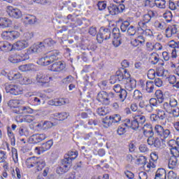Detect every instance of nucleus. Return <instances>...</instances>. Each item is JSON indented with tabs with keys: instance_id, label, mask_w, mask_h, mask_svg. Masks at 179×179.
I'll return each mask as SVG.
<instances>
[{
	"instance_id": "f257e3e1",
	"label": "nucleus",
	"mask_w": 179,
	"mask_h": 179,
	"mask_svg": "<svg viewBox=\"0 0 179 179\" xmlns=\"http://www.w3.org/2000/svg\"><path fill=\"white\" fill-rule=\"evenodd\" d=\"M112 79H115V80L120 82L127 92H132L136 87V80L131 78V75L125 69H123V71H117L116 75L112 77Z\"/></svg>"
},
{
	"instance_id": "f03ea898",
	"label": "nucleus",
	"mask_w": 179,
	"mask_h": 179,
	"mask_svg": "<svg viewBox=\"0 0 179 179\" xmlns=\"http://www.w3.org/2000/svg\"><path fill=\"white\" fill-rule=\"evenodd\" d=\"M78 157V151H69L62 161V165L57 168V173H66L71 166H72V160H75Z\"/></svg>"
},
{
	"instance_id": "7ed1b4c3",
	"label": "nucleus",
	"mask_w": 179,
	"mask_h": 179,
	"mask_svg": "<svg viewBox=\"0 0 179 179\" xmlns=\"http://www.w3.org/2000/svg\"><path fill=\"white\" fill-rule=\"evenodd\" d=\"M25 103L26 102L23 101V99H11L7 102V105L13 112L15 114H19V113H20V108L19 106H23Z\"/></svg>"
},
{
	"instance_id": "20e7f679",
	"label": "nucleus",
	"mask_w": 179,
	"mask_h": 179,
	"mask_svg": "<svg viewBox=\"0 0 179 179\" xmlns=\"http://www.w3.org/2000/svg\"><path fill=\"white\" fill-rule=\"evenodd\" d=\"M110 97H114L113 92L107 93L106 91L100 92L96 95V100L101 104L108 106L110 104Z\"/></svg>"
},
{
	"instance_id": "39448f33",
	"label": "nucleus",
	"mask_w": 179,
	"mask_h": 179,
	"mask_svg": "<svg viewBox=\"0 0 179 179\" xmlns=\"http://www.w3.org/2000/svg\"><path fill=\"white\" fill-rule=\"evenodd\" d=\"M111 37V31L107 28L102 27L99 29V34L96 35V40L99 44H101L104 40H108Z\"/></svg>"
},
{
	"instance_id": "423d86ee",
	"label": "nucleus",
	"mask_w": 179,
	"mask_h": 179,
	"mask_svg": "<svg viewBox=\"0 0 179 179\" xmlns=\"http://www.w3.org/2000/svg\"><path fill=\"white\" fill-rule=\"evenodd\" d=\"M146 122V117L142 115L134 116V120H131V129L136 131L140 127Z\"/></svg>"
},
{
	"instance_id": "0eeeda50",
	"label": "nucleus",
	"mask_w": 179,
	"mask_h": 179,
	"mask_svg": "<svg viewBox=\"0 0 179 179\" xmlns=\"http://www.w3.org/2000/svg\"><path fill=\"white\" fill-rule=\"evenodd\" d=\"M155 131L163 139H171V131L168 129H164L162 125L157 124Z\"/></svg>"
},
{
	"instance_id": "6e6552de",
	"label": "nucleus",
	"mask_w": 179,
	"mask_h": 179,
	"mask_svg": "<svg viewBox=\"0 0 179 179\" xmlns=\"http://www.w3.org/2000/svg\"><path fill=\"white\" fill-rule=\"evenodd\" d=\"M6 92L14 96H19L23 93V88L20 85L10 84L6 85Z\"/></svg>"
},
{
	"instance_id": "1a4fd4ad",
	"label": "nucleus",
	"mask_w": 179,
	"mask_h": 179,
	"mask_svg": "<svg viewBox=\"0 0 179 179\" xmlns=\"http://www.w3.org/2000/svg\"><path fill=\"white\" fill-rule=\"evenodd\" d=\"M26 59H29V55L27 53H21L20 55L13 54L8 57V61L12 64H18V62L26 61Z\"/></svg>"
},
{
	"instance_id": "9d476101",
	"label": "nucleus",
	"mask_w": 179,
	"mask_h": 179,
	"mask_svg": "<svg viewBox=\"0 0 179 179\" xmlns=\"http://www.w3.org/2000/svg\"><path fill=\"white\" fill-rule=\"evenodd\" d=\"M6 12L10 16V17H13V19H20L23 14L22 11L17 8H13V6H8L6 8Z\"/></svg>"
},
{
	"instance_id": "9b49d317",
	"label": "nucleus",
	"mask_w": 179,
	"mask_h": 179,
	"mask_svg": "<svg viewBox=\"0 0 179 179\" xmlns=\"http://www.w3.org/2000/svg\"><path fill=\"white\" fill-rule=\"evenodd\" d=\"M152 15H155V12L150 10L148 14L143 16L142 20L138 23V29H146L148 27L146 24L152 20Z\"/></svg>"
},
{
	"instance_id": "f8f14e48",
	"label": "nucleus",
	"mask_w": 179,
	"mask_h": 179,
	"mask_svg": "<svg viewBox=\"0 0 179 179\" xmlns=\"http://www.w3.org/2000/svg\"><path fill=\"white\" fill-rule=\"evenodd\" d=\"M45 50V45H44V43L43 42H38L37 43H35L32 45L29 49H28V53L29 54H34V53H40L43 52Z\"/></svg>"
},
{
	"instance_id": "ddd939ff",
	"label": "nucleus",
	"mask_w": 179,
	"mask_h": 179,
	"mask_svg": "<svg viewBox=\"0 0 179 179\" xmlns=\"http://www.w3.org/2000/svg\"><path fill=\"white\" fill-rule=\"evenodd\" d=\"M125 10V6L124 4H120L119 6L110 4L108 7V10L110 15L113 16L118 15V13H122Z\"/></svg>"
},
{
	"instance_id": "4468645a",
	"label": "nucleus",
	"mask_w": 179,
	"mask_h": 179,
	"mask_svg": "<svg viewBox=\"0 0 179 179\" xmlns=\"http://www.w3.org/2000/svg\"><path fill=\"white\" fill-rule=\"evenodd\" d=\"M27 47H29V42L23 39L17 41L12 45L13 51H22V50H24Z\"/></svg>"
},
{
	"instance_id": "2eb2a0df",
	"label": "nucleus",
	"mask_w": 179,
	"mask_h": 179,
	"mask_svg": "<svg viewBox=\"0 0 179 179\" xmlns=\"http://www.w3.org/2000/svg\"><path fill=\"white\" fill-rule=\"evenodd\" d=\"M52 140H49L46 143H43L42 146L35 148V153H36V155H41V153H44V152H47V150H50V149H51V146H52Z\"/></svg>"
},
{
	"instance_id": "dca6fc26",
	"label": "nucleus",
	"mask_w": 179,
	"mask_h": 179,
	"mask_svg": "<svg viewBox=\"0 0 179 179\" xmlns=\"http://www.w3.org/2000/svg\"><path fill=\"white\" fill-rule=\"evenodd\" d=\"M52 80V77L50 74L44 73H38L36 76V81L38 83H42V85H45Z\"/></svg>"
},
{
	"instance_id": "f3484780",
	"label": "nucleus",
	"mask_w": 179,
	"mask_h": 179,
	"mask_svg": "<svg viewBox=\"0 0 179 179\" xmlns=\"http://www.w3.org/2000/svg\"><path fill=\"white\" fill-rule=\"evenodd\" d=\"M112 34V36L113 38L112 43L114 47H120V45H121V38H120V29L117 27L113 28Z\"/></svg>"
},
{
	"instance_id": "a211bd4d",
	"label": "nucleus",
	"mask_w": 179,
	"mask_h": 179,
	"mask_svg": "<svg viewBox=\"0 0 179 179\" xmlns=\"http://www.w3.org/2000/svg\"><path fill=\"white\" fill-rule=\"evenodd\" d=\"M66 65L62 62H57L52 64L50 67V71H52V72H64L66 71L65 69Z\"/></svg>"
},
{
	"instance_id": "6ab92c4d",
	"label": "nucleus",
	"mask_w": 179,
	"mask_h": 179,
	"mask_svg": "<svg viewBox=\"0 0 179 179\" xmlns=\"http://www.w3.org/2000/svg\"><path fill=\"white\" fill-rule=\"evenodd\" d=\"M113 90L115 93H120L119 95L120 101L124 103V101H125V99H127V90L122 89L121 85L119 84H116L113 86Z\"/></svg>"
},
{
	"instance_id": "aec40b11",
	"label": "nucleus",
	"mask_w": 179,
	"mask_h": 179,
	"mask_svg": "<svg viewBox=\"0 0 179 179\" xmlns=\"http://www.w3.org/2000/svg\"><path fill=\"white\" fill-rule=\"evenodd\" d=\"M178 33V27L177 25H171L168 27L165 30V36L167 38H171L173 36Z\"/></svg>"
},
{
	"instance_id": "412c9836",
	"label": "nucleus",
	"mask_w": 179,
	"mask_h": 179,
	"mask_svg": "<svg viewBox=\"0 0 179 179\" xmlns=\"http://www.w3.org/2000/svg\"><path fill=\"white\" fill-rule=\"evenodd\" d=\"M35 117L33 115H18L15 117V121L17 122H33L34 121Z\"/></svg>"
},
{
	"instance_id": "4be33fe9",
	"label": "nucleus",
	"mask_w": 179,
	"mask_h": 179,
	"mask_svg": "<svg viewBox=\"0 0 179 179\" xmlns=\"http://www.w3.org/2000/svg\"><path fill=\"white\" fill-rule=\"evenodd\" d=\"M45 139H47V135H45V134H33L30 137V141L31 142H33V143H38L40 142H43V141Z\"/></svg>"
},
{
	"instance_id": "5701e85b",
	"label": "nucleus",
	"mask_w": 179,
	"mask_h": 179,
	"mask_svg": "<svg viewBox=\"0 0 179 179\" xmlns=\"http://www.w3.org/2000/svg\"><path fill=\"white\" fill-rule=\"evenodd\" d=\"M169 146H170V150L171 155H176V156H179V150H178L176 141L175 140H170L168 142Z\"/></svg>"
},
{
	"instance_id": "b1692460",
	"label": "nucleus",
	"mask_w": 179,
	"mask_h": 179,
	"mask_svg": "<svg viewBox=\"0 0 179 179\" xmlns=\"http://www.w3.org/2000/svg\"><path fill=\"white\" fill-rule=\"evenodd\" d=\"M143 132L145 136L147 138H150L153 136V127L152 124H146L143 127Z\"/></svg>"
},
{
	"instance_id": "393cba45",
	"label": "nucleus",
	"mask_w": 179,
	"mask_h": 179,
	"mask_svg": "<svg viewBox=\"0 0 179 179\" xmlns=\"http://www.w3.org/2000/svg\"><path fill=\"white\" fill-rule=\"evenodd\" d=\"M50 64H52L55 61H58L59 59V51L52 50L49 52L48 55H47Z\"/></svg>"
},
{
	"instance_id": "a878e982",
	"label": "nucleus",
	"mask_w": 179,
	"mask_h": 179,
	"mask_svg": "<svg viewBox=\"0 0 179 179\" xmlns=\"http://www.w3.org/2000/svg\"><path fill=\"white\" fill-rule=\"evenodd\" d=\"M177 157H179V155H176V154H172V156L170 157L168 166L171 170L176 169V166H177V163L178 162Z\"/></svg>"
},
{
	"instance_id": "bb28decb",
	"label": "nucleus",
	"mask_w": 179,
	"mask_h": 179,
	"mask_svg": "<svg viewBox=\"0 0 179 179\" xmlns=\"http://www.w3.org/2000/svg\"><path fill=\"white\" fill-rule=\"evenodd\" d=\"M148 143L150 145V146H154L155 148H160V145H162V143L159 138H155L152 136L148 137Z\"/></svg>"
},
{
	"instance_id": "cd10ccee",
	"label": "nucleus",
	"mask_w": 179,
	"mask_h": 179,
	"mask_svg": "<svg viewBox=\"0 0 179 179\" xmlns=\"http://www.w3.org/2000/svg\"><path fill=\"white\" fill-rule=\"evenodd\" d=\"M0 51H13L12 44L8 41H1Z\"/></svg>"
},
{
	"instance_id": "c85d7f7f",
	"label": "nucleus",
	"mask_w": 179,
	"mask_h": 179,
	"mask_svg": "<svg viewBox=\"0 0 179 179\" xmlns=\"http://www.w3.org/2000/svg\"><path fill=\"white\" fill-rule=\"evenodd\" d=\"M12 24V20L6 17H0V29H6Z\"/></svg>"
},
{
	"instance_id": "c756f323",
	"label": "nucleus",
	"mask_w": 179,
	"mask_h": 179,
	"mask_svg": "<svg viewBox=\"0 0 179 179\" xmlns=\"http://www.w3.org/2000/svg\"><path fill=\"white\" fill-rule=\"evenodd\" d=\"M23 20L26 24H34L37 21V18L34 15H27L24 17Z\"/></svg>"
},
{
	"instance_id": "7c9ffc66",
	"label": "nucleus",
	"mask_w": 179,
	"mask_h": 179,
	"mask_svg": "<svg viewBox=\"0 0 179 179\" xmlns=\"http://www.w3.org/2000/svg\"><path fill=\"white\" fill-rule=\"evenodd\" d=\"M35 167L37 171H41L44 167H45V162L44 159L36 158V162L35 164Z\"/></svg>"
},
{
	"instance_id": "2f4dec72",
	"label": "nucleus",
	"mask_w": 179,
	"mask_h": 179,
	"mask_svg": "<svg viewBox=\"0 0 179 179\" xmlns=\"http://www.w3.org/2000/svg\"><path fill=\"white\" fill-rule=\"evenodd\" d=\"M18 69L21 72H29V71H33L34 69V64H29L21 65Z\"/></svg>"
},
{
	"instance_id": "473e14b6",
	"label": "nucleus",
	"mask_w": 179,
	"mask_h": 179,
	"mask_svg": "<svg viewBox=\"0 0 179 179\" xmlns=\"http://www.w3.org/2000/svg\"><path fill=\"white\" fill-rule=\"evenodd\" d=\"M34 110L30 106H21L20 108V113L17 114H33Z\"/></svg>"
},
{
	"instance_id": "72a5a7b5",
	"label": "nucleus",
	"mask_w": 179,
	"mask_h": 179,
	"mask_svg": "<svg viewBox=\"0 0 179 179\" xmlns=\"http://www.w3.org/2000/svg\"><path fill=\"white\" fill-rule=\"evenodd\" d=\"M37 161V158L34 157H31L28 158L26 160V166L28 169H31V167H36V162Z\"/></svg>"
},
{
	"instance_id": "f704fd0d",
	"label": "nucleus",
	"mask_w": 179,
	"mask_h": 179,
	"mask_svg": "<svg viewBox=\"0 0 179 179\" xmlns=\"http://www.w3.org/2000/svg\"><path fill=\"white\" fill-rule=\"evenodd\" d=\"M155 91V83L153 81H147L145 84L146 93H153Z\"/></svg>"
},
{
	"instance_id": "c9c22d12",
	"label": "nucleus",
	"mask_w": 179,
	"mask_h": 179,
	"mask_svg": "<svg viewBox=\"0 0 179 179\" xmlns=\"http://www.w3.org/2000/svg\"><path fill=\"white\" fill-rule=\"evenodd\" d=\"M55 117H57L59 121H64L69 117V113L66 112L57 113L55 114Z\"/></svg>"
},
{
	"instance_id": "e433bc0d",
	"label": "nucleus",
	"mask_w": 179,
	"mask_h": 179,
	"mask_svg": "<svg viewBox=\"0 0 179 179\" xmlns=\"http://www.w3.org/2000/svg\"><path fill=\"white\" fill-rule=\"evenodd\" d=\"M7 134L8 138H10V139L11 145L15 146L16 143V138H15V134H13V131H12V129H10V128L9 127H8Z\"/></svg>"
},
{
	"instance_id": "4c0bfd02",
	"label": "nucleus",
	"mask_w": 179,
	"mask_h": 179,
	"mask_svg": "<svg viewBox=\"0 0 179 179\" xmlns=\"http://www.w3.org/2000/svg\"><path fill=\"white\" fill-rule=\"evenodd\" d=\"M166 176H167V174L166 173V170H164V169H158L155 174V178H166Z\"/></svg>"
},
{
	"instance_id": "58836bf2",
	"label": "nucleus",
	"mask_w": 179,
	"mask_h": 179,
	"mask_svg": "<svg viewBox=\"0 0 179 179\" xmlns=\"http://www.w3.org/2000/svg\"><path fill=\"white\" fill-rule=\"evenodd\" d=\"M155 27L157 30H164L167 27V24L163 21H156L155 22Z\"/></svg>"
},
{
	"instance_id": "ea45409f",
	"label": "nucleus",
	"mask_w": 179,
	"mask_h": 179,
	"mask_svg": "<svg viewBox=\"0 0 179 179\" xmlns=\"http://www.w3.org/2000/svg\"><path fill=\"white\" fill-rule=\"evenodd\" d=\"M20 37V33L17 31H10L8 35V40H16Z\"/></svg>"
},
{
	"instance_id": "a19ab883",
	"label": "nucleus",
	"mask_w": 179,
	"mask_h": 179,
	"mask_svg": "<svg viewBox=\"0 0 179 179\" xmlns=\"http://www.w3.org/2000/svg\"><path fill=\"white\" fill-rule=\"evenodd\" d=\"M38 65L47 66L48 65H50V64H51V63H50V59H48V56H46L45 57H41V59H39V60L38 61Z\"/></svg>"
},
{
	"instance_id": "79ce46f5",
	"label": "nucleus",
	"mask_w": 179,
	"mask_h": 179,
	"mask_svg": "<svg viewBox=\"0 0 179 179\" xmlns=\"http://www.w3.org/2000/svg\"><path fill=\"white\" fill-rule=\"evenodd\" d=\"M73 82H75V78L72 76H68L62 80L63 85H70V83H73Z\"/></svg>"
},
{
	"instance_id": "37998d69",
	"label": "nucleus",
	"mask_w": 179,
	"mask_h": 179,
	"mask_svg": "<svg viewBox=\"0 0 179 179\" xmlns=\"http://www.w3.org/2000/svg\"><path fill=\"white\" fill-rule=\"evenodd\" d=\"M155 94V97H157L158 103H160L164 101V94H163V92H162V90H157Z\"/></svg>"
},
{
	"instance_id": "c03bdc74",
	"label": "nucleus",
	"mask_w": 179,
	"mask_h": 179,
	"mask_svg": "<svg viewBox=\"0 0 179 179\" xmlns=\"http://www.w3.org/2000/svg\"><path fill=\"white\" fill-rule=\"evenodd\" d=\"M18 134L20 136H29V129L26 127H21L19 129Z\"/></svg>"
},
{
	"instance_id": "a18cd8bd",
	"label": "nucleus",
	"mask_w": 179,
	"mask_h": 179,
	"mask_svg": "<svg viewBox=\"0 0 179 179\" xmlns=\"http://www.w3.org/2000/svg\"><path fill=\"white\" fill-rule=\"evenodd\" d=\"M132 98L134 100H142V99L143 98V94H142V92H141V91L136 90L133 93Z\"/></svg>"
},
{
	"instance_id": "49530a36",
	"label": "nucleus",
	"mask_w": 179,
	"mask_h": 179,
	"mask_svg": "<svg viewBox=\"0 0 179 179\" xmlns=\"http://www.w3.org/2000/svg\"><path fill=\"white\" fill-rule=\"evenodd\" d=\"M155 3L159 9H166V0H155Z\"/></svg>"
},
{
	"instance_id": "de8ad7c7",
	"label": "nucleus",
	"mask_w": 179,
	"mask_h": 179,
	"mask_svg": "<svg viewBox=\"0 0 179 179\" xmlns=\"http://www.w3.org/2000/svg\"><path fill=\"white\" fill-rule=\"evenodd\" d=\"M157 75L160 78H167L169 76V71L164 70V69H159L157 71Z\"/></svg>"
},
{
	"instance_id": "09e8293b",
	"label": "nucleus",
	"mask_w": 179,
	"mask_h": 179,
	"mask_svg": "<svg viewBox=\"0 0 179 179\" xmlns=\"http://www.w3.org/2000/svg\"><path fill=\"white\" fill-rule=\"evenodd\" d=\"M110 117L113 124H120L121 122V115L119 114L113 115Z\"/></svg>"
},
{
	"instance_id": "8fccbe9b",
	"label": "nucleus",
	"mask_w": 179,
	"mask_h": 179,
	"mask_svg": "<svg viewBox=\"0 0 179 179\" xmlns=\"http://www.w3.org/2000/svg\"><path fill=\"white\" fill-rule=\"evenodd\" d=\"M150 59L153 65H156L159 62V55L156 52L152 53Z\"/></svg>"
},
{
	"instance_id": "3c124183",
	"label": "nucleus",
	"mask_w": 179,
	"mask_h": 179,
	"mask_svg": "<svg viewBox=\"0 0 179 179\" xmlns=\"http://www.w3.org/2000/svg\"><path fill=\"white\" fill-rule=\"evenodd\" d=\"M34 37V34L31 31H27L24 34V38L22 40H25V41H27V43H29V41H30V40H31V38H33Z\"/></svg>"
},
{
	"instance_id": "603ef678",
	"label": "nucleus",
	"mask_w": 179,
	"mask_h": 179,
	"mask_svg": "<svg viewBox=\"0 0 179 179\" xmlns=\"http://www.w3.org/2000/svg\"><path fill=\"white\" fill-rule=\"evenodd\" d=\"M157 114L158 115V118L159 121H163V120H166V112L163 110L158 109L157 110Z\"/></svg>"
},
{
	"instance_id": "864d4df0",
	"label": "nucleus",
	"mask_w": 179,
	"mask_h": 179,
	"mask_svg": "<svg viewBox=\"0 0 179 179\" xmlns=\"http://www.w3.org/2000/svg\"><path fill=\"white\" fill-rule=\"evenodd\" d=\"M20 82L22 85H33V79L29 77H23Z\"/></svg>"
},
{
	"instance_id": "5fc2aeb1",
	"label": "nucleus",
	"mask_w": 179,
	"mask_h": 179,
	"mask_svg": "<svg viewBox=\"0 0 179 179\" xmlns=\"http://www.w3.org/2000/svg\"><path fill=\"white\" fill-rule=\"evenodd\" d=\"M103 124L105 128H108V127H111V125L113 124V121H111V117H106L105 119H103Z\"/></svg>"
},
{
	"instance_id": "6e6d98bb",
	"label": "nucleus",
	"mask_w": 179,
	"mask_h": 179,
	"mask_svg": "<svg viewBox=\"0 0 179 179\" xmlns=\"http://www.w3.org/2000/svg\"><path fill=\"white\" fill-rule=\"evenodd\" d=\"M129 28V22L128 21H124L120 26V29L122 31H123V33L125 31H128Z\"/></svg>"
},
{
	"instance_id": "4d7b16f0",
	"label": "nucleus",
	"mask_w": 179,
	"mask_h": 179,
	"mask_svg": "<svg viewBox=\"0 0 179 179\" xmlns=\"http://www.w3.org/2000/svg\"><path fill=\"white\" fill-rule=\"evenodd\" d=\"M164 19H166V22H171L173 19V13H171V11H166L163 15Z\"/></svg>"
},
{
	"instance_id": "13d9d810",
	"label": "nucleus",
	"mask_w": 179,
	"mask_h": 179,
	"mask_svg": "<svg viewBox=\"0 0 179 179\" xmlns=\"http://www.w3.org/2000/svg\"><path fill=\"white\" fill-rule=\"evenodd\" d=\"M56 106H64L68 103V99L64 98L55 99Z\"/></svg>"
},
{
	"instance_id": "bf43d9fd",
	"label": "nucleus",
	"mask_w": 179,
	"mask_h": 179,
	"mask_svg": "<svg viewBox=\"0 0 179 179\" xmlns=\"http://www.w3.org/2000/svg\"><path fill=\"white\" fill-rule=\"evenodd\" d=\"M43 127L44 131H48V129H50V128H52V127H54V123L50 121H45L43 122Z\"/></svg>"
},
{
	"instance_id": "052dcab7",
	"label": "nucleus",
	"mask_w": 179,
	"mask_h": 179,
	"mask_svg": "<svg viewBox=\"0 0 179 179\" xmlns=\"http://www.w3.org/2000/svg\"><path fill=\"white\" fill-rule=\"evenodd\" d=\"M43 43L48 47H52V45L55 44V41L52 40V38H47Z\"/></svg>"
},
{
	"instance_id": "680f3d73",
	"label": "nucleus",
	"mask_w": 179,
	"mask_h": 179,
	"mask_svg": "<svg viewBox=\"0 0 179 179\" xmlns=\"http://www.w3.org/2000/svg\"><path fill=\"white\" fill-rule=\"evenodd\" d=\"M6 159H8L6 152L0 150V163H5Z\"/></svg>"
},
{
	"instance_id": "e2e57ef3",
	"label": "nucleus",
	"mask_w": 179,
	"mask_h": 179,
	"mask_svg": "<svg viewBox=\"0 0 179 179\" xmlns=\"http://www.w3.org/2000/svg\"><path fill=\"white\" fill-rule=\"evenodd\" d=\"M96 113L98 115L104 116L107 114V110L106 108H98L96 110Z\"/></svg>"
},
{
	"instance_id": "0e129e2a",
	"label": "nucleus",
	"mask_w": 179,
	"mask_h": 179,
	"mask_svg": "<svg viewBox=\"0 0 179 179\" xmlns=\"http://www.w3.org/2000/svg\"><path fill=\"white\" fill-rule=\"evenodd\" d=\"M127 33L129 34V36H135V34H136V29H135V27L134 26H130L128 29H127Z\"/></svg>"
},
{
	"instance_id": "69168bd1",
	"label": "nucleus",
	"mask_w": 179,
	"mask_h": 179,
	"mask_svg": "<svg viewBox=\"0 0 179 179\" xmlns=\"http://www.w3.org/2000/svg\"><path fill=\"white\" fill-rule=\"evenodd\" d=\"M97 7L99 10H104L107 8V3H106V1H99L97 3Z\"/></svg>"
},
{
	"instance_id": "338daca9",
	"label": "nucleus",
	"mask_w": 179,
	"mask_h": 179,
	"mask_svg": "<svg viewBox=\"0 0 179 179\" xmlns=\"http://www.w3.org/2000/svg\"><path fill=\"white\" fill-rule=\"evenodd\" d=\"M156 77V71L154 69H150L148 73V79L153 80Z\"/></svg>"
},
{
	"instance_id": "774afa93",
	"label": "nucleus",
	"mask_w": 179,
	"mask_h": 179,
	"mask_svg": "<svg viewBox=\"0 0 179 179\" xmlns=\"http://www.w3.org/2000/svg\"><path fill=\"white\" fill-rule=\"evenodd\" d=\"M164 109L166 111V113H171V110L173 108L171 107V105L167 102H165L164 103Z\"/></svg>"
}]
</instances>
